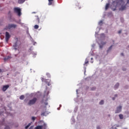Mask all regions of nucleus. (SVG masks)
<instances>
[{
	"mask_svg": "<svg viewBox=\"0 0 129 129\" xmlns=\"http://www.w3.org/2000/svg\"><path fill=\"white\" fill-rule=\"evenodd\" d=\"M120 5L121 7L119 8V10L122 11L126 9V4L124 2V0H119L117 3V6Z\"/></svg>",
	"mask_w": 129,
	"mask_h": 129,
	"instance_id": "1",
	"label": "nucleus"
},
{
	"mask_svg": "<svg viewBox=\"0 0 129 129\" xmlns=\"http://www.w3.org/2000/svg\"><path fill=\"white\" fill-rule=\"evenodd\" d=\"M37 101V98L36 97H34L33 99L30 100L27 103L28 106H32L36 104Z\"/></svg>",
	"mask_w": 129,
	"mask_h": 129,
	"instance_id": "2",
	"label": "nucleus"
},
{
	"mask_svg": "<svg viewBox=\"0 0 129 129\" xmlns=\"http://www.w3.org/2000/svg\"><path fill=\"white\" fill-rule=\"evenodd\" d=\"M14 11L15 13L17 14L18 16H19V17L21 16L22 14L21 9H19L18 8H14Z\"/></svg>",
	"mask_w": 129,
	"mask_h": 129,
	"instance_id": "3",
	"label": "nucleus"
},
{
	"mask_svg": "<svg viewBox=\"0 0 129 129\" xmlns=\"http://www.w3.org/2000/svg\"><path fill=\"white\" fill-rule=\"evenodd\" d=\"M15 40H16V43H15V44L13 45V47L15 49V50H17V46H18V43H19L20 44V41H19V38L16 37Z\"/></svg>",
	"mask_w": 129,
	"mask_h": 129,
	"instance_id": "4",
	"label": "nucleus"
},
{
	"mask_svg": "<svg viewBox=\"0 0 129 129\" xmlns=\"http://www.w3.org/2000/svg\"><path fill=\"white\" fill-rule=\"evenodd\" d=\"M10 37H11V35L9 34V33L8 32H6L5 39H6V41L7 43H8V41H9Z\"/></svg>",
	"mask_w": 129,
	"mask_h": 129,
	"instance_id": "5",
	"label": "nucleus"
},
{
	"mask_svg": "<svg viewBox=\"0 0 129 129\" xmlns=\"http://www.w3.org/2000/svg\"><path fill=\"white\" fill-rule=\"evenodd\" d=\"M121 106H119L117 107L116 111H115V114L119 113V112H121Z\"/></svg>",
	"mask_w": 129,
	"mask_h": 129,
	"instance_id": "6",
	"label": "nucleus"
},
{
	"mask_svg": "<svg viewBox=\"0 0 129 129\" xmlns=\"http://www.w3.org/2000/svg\"><path fill=\"white\" fill-rule=\"evenodd\" d=\"M10 87L9 85H4L3 86L2 90L3 92L6 91Z\"/></svg>",
	"mask_w": 129,
	"mask_h": 129,
	"instance_id": "7",
	"label": "nucleus"
},
{
	"mask_svg": "<svg viewBox=\"0 0 129 129\" xmlns=\"http://www.w3.org/2000/svg\"><path fill=\"white\" fill-rule=\"evenodd\" d=\"M17 25L15 24H9L7 28L11 29L12 28H16L17 27Z\"/></svg>",
	"mask_w": 129,
	"mask_h": 129,
	"instance_id": "8",
	"label": "nucleus"
},
{
	"mask_svg": "<svg viewBox=\"0 0 129 129\" xmlns=\"http://www.w3.org/2000/svg\"><path fill=\"white\" fill-rule=\"evenodd\" d=\"M11 58H12L11 56H8L5 57V58H4V61H5V62H6V61H8V60H10V59H11Z\"/></svg>",
	"mask_w": 129,
	"mask_h": 129,
	"instance_id": "9",
	"label": "nucleus"
},
{
	"mask_svg": "<svg viewBox=\"0 0 129 129\" xmlns=\"http://www.w3.org/2000/svg\"><path fill=\"white\" fill-rule=\"evenodd\" d=\"M43 125H37L34 129H43Z\"/></svg>",
	"mask_w": 129,
	"mask_h": 129,
	"instance_id": "10",
	"label": "nucleus"
},
{
	"mask_svg": "<svg viewBox=\"0 0 129 129\" xmlns=\"http://www.w3.org/2000/svg\"><path fill=\"white\" fill-rule=\"evenodd\" d=\"M48 6L52 5L54 0H48Z\"/></svg>",
	"mask_w": 129,
	"mask_h": 129,
	"instance_id": "11",
	"label": "nucleus"
},
{
	"mask_svg": "<svg viewBox=\"0 0 129 129\" xmlns=\"http://www.w3.org/2000/svg\"><path fill=\"white\" fill-rule=\"evenodd\" d=\"M89 63L88 59L86 58L85 60V63L84 64V66H88L87 64Z\"/></svg>",
	"mask_w": 129,
	"mask_h": 129,
	"instance_id": "12",
	"label": "nucleus"
},
{
	"mask_svg": "<svg viewBox=\"0 0 129 129\" xmlns=\"http://www.w3.org/2000/svg\"><path fill=\"white\" fill-rule=\"evenodd\" d=\"M25 1L26 0H18V3L20 4H23L25 2Z\"/></svg>",
	"mask_w": 129,
	"mask_h": 129,
	"instance_id": "13",
	"label": "nucleus"
},
{
	"mask_svg": "<svg viewBox=\"0 0 129 129\" xmlns=\"http://www.w3.org/2000/svg\"><path fill=\"white\" fill-rule=\"evenodd\" d=\"M36 21L37 22V23H36L37 24L40 23V19L38 17V16H37V18H36Z\"/></svg>",
	"mask_w": 129,
	"mask_h": 129,
	"instance_id": "14",
	"label": "nucleus"
},
{
	"mask_svg": "<svg viewBox=\"0 0 129 129\" xmlns=\"http://www.w3.org/2000/svg\"><path fill=\"white\" fill-rule=\"evenodd\" d=\"M118 87H119V83H116V85L114 86L115 89H117L118 88Z\"/></svg>",
	"mask_w": 129,
	"mask_h": 129,
	"instance_id": "15",
	"label": "nucleus"
},
{
	"mask_svg": "<svg viewBox=\"0 0 129 129\" xmlns=\"http://www.w3.org/2000/svg\"><path fill=\"white\" fill-rule=\"evenodd\" d=\"M31 125V123H29L27 125H26L25 127V129H28Z\"/></svg>",
	"mask_w": 129,
	"mask_h": 129,
	"instance_id": "16",
	"label": "nucleus"
},
{
	"mask_svg": "<svg viewBox=\"0 0 129 129\" xmlns=\"http://www.w3.org/2000/svg\"><path fill=\"white\" fill-rule=\"evenodd\" d=\"M105 44H106V42H101V45H100V48H102Z\"/></svg>",
	"mask_w": 129,
	"mask_h": 129,
	"instance_id": "17",
	"label": "nucleus"
},
{
	"mask_svg": "<svg viewBox=\"0 0 129 129\" xmlns=\"http://www.w3.org/2000/svg\"><path fill=\"white\" fill-rule=\"evenodd\" d=\"M25 99V96L24 95H21L20 97V99L21 100H23Z\"/></svg>",
	"mask_w": 129,
	"mask_h": 129,
	"instance_id": "18",
	"label": "nucleus"
},
{
	"mask_svg": "<svg viewBox=\"0 0 129 129\" xmlns=\"http://www.w3.org/2000/svg\"><path fill=\"white\" fill-rule=\"evenodd\" d=\"M108 8H109V4H107L105 6V10L108 9Z\"/></svg>",
	"mask_w": 129,
	"mask_h": 129,
	"instance_id": "19",
	"label": "nucleus"
},
{
	"mask_svg": "<svg viewBox=\"0 0 129 129\" xmlns=\"http://www.w3.org/2000/svg\"><path fill=\"white\" fill-rule=\"evenodd\" d=\"M119 117L120 119H123V115L122 114H119Z\"/></svg>",
	"mask_w": 129,
	"mask_h": 129,
	"instance_id": "20",
	"label": "nucleus"
},
{
	"mask_svg": "<svg viewBox=\"0 0 129 129\" xmlns=\"http://www.w3.org/2000/svg\"><path fill=\"white\" fill-rule=\"evenodd\" d=\"M104 103V101L103 100H101L99 102L100 105H103Z\"/></svg>",
	"mask_w": 129,
	"mask_h": 129,
	"instance_id": "21",
	"label": "nucleus"
},
{
	"mask_svg": "<svg viewBox=\"0 0 129 129\" xmlns=\"http://www.w3.org/2000/svg\"><path fill=\"white\" fill-rule=\"evenodd\" d=\"M39 27V25H35L34 26V29H38Z\"/></svg>",
	"mask_w": 129,
	"mask_h": 129,
	"instance_id": "22",
	"label": "nucleus"
},
{
	"mask_svg": "<svg viewBox=\"0 0 129 129\" xmlns=\"http://www.w3.org/2000/svg\"><path fill=\"white\" fill-rule=\"evenodd\" d=\"M112 48V45H111V46L109 47L108 49L107 50V52H109V51H110V50H111Z\"/></svg>",
	"mask_w": 129,
	"mask_h": 129,
	"instance_id": "23",
	"label": "nucleus"
},
{
	"mask_svg": "<svg viewBox=\"0 0 129 129\" xmlns=\"http://www.w3.org/2000/svg\"><path fill=\"white\" fill-rule=\"evenodd\" d=\"M46 75L47 76V77L48 78H50V77H51L50 74L49 73H46Z\"/></svg>",
	"mask_w": 129,
	"mask_h": 129,
	"instance_id": "24",
	"label": "nucleus"
},
{
	"mask_svg": "<svg viewBox=\"0 0 129 129\" xmlns=\"http://www.w3.org/2000/svg\"><path fill=\"white\" fill-rule=\"evenodd\" d=\"M46 112H42L41 114V116H45V114H46Z\"/></svg>",
	"mask_w": 129,
	"mask_h": 129,
	"instance_id": "25",
	"label": "nucleus"
},
{
	"mask_svg": "<svg viewBox=\"0 0 129 129\" xmlns=\"http://www.w3.org/2000/svg\"><path fill=\"white\" fill-rule=\"evenodd\" d=\"M96 89V88L95 87H93L91 88V91H95Z\"/></svg>",
	"mask_w": 129,
	"mask_h": 129,
	"instance_id": "26",
	"label": "nucleus"
},
{
	"mask_svg": "<svg viewBox=\"0 0 129 129\" xmlns=\"http://www.w3.org/2000/svg\"><path fill=\"white\" fill-rule=\"evenodd\" d=\"M35 119H36V117H34V116L32 117V120L33 121H35Z\"/></svg>",
	"mask_w": 129,
	"mask_h": 129,
	"instance_id": "27",
	"label": "nucleus"
},
{
	"mask_svg": "<svg viewBox=\"0 0 129 129\" xmlns=\"http://www.w3.org/2000/svg\"><path fill=\"white\" fill-rule=\"evenodd\" d=\"M5 129H10V127L9 126H6Z\"/></svg>",
	"mask_w": 129,
	"mask_h": 129,
	"instance_id": "28",
	"label": "nucleus"
},
{
	"mask_svg": "<svg viewBox=\"0 0 129 129\" xmlns=\"http://www.w3.org/2000/svg\"><path fill=\"white\" fill-rule=\"evenodd\" d=\"M101 24H102V21H100L99 22V25H101Z\"/></svg>",
	"mask_w": 129,
	"mask_h": 129,
	"instance_id": "29",
	"label": "nucleus"
},
{
	"mask_svg": "<svg viewBox=\"0 0 129 129\" xmlns=\"http://www.w3.org/2000/svg\"><path fill=\"white\" fill-rule=\"evenodd\" d=\"M41 80L42 81V82H44V79L43 78H41Z\"/></svg>",
	"mask_w": 129,
	"mask_h": 129,
	"instance_id": "30",
	"label": "nucleus"
},
{
	"mask_svg": "<svg viewBox=\"0 0 129 129\" xmlns=\"http://www.w3.org/2000/svg\"><path fill=\"white\" fill-rule=\"evenodd\" d=\"M33 126H31L29 129H33Z\"/></svg>",
	"mask_w": 129,
	"mask_h": 129,
	"instance_id": "31",
	"label": "nucleus"
},
{
	"mask_svg": "<svg viewBox=\"0 0 129 129\" xmlns=\"http://www.w3.org/2000/svg\"><path fill=\"white\" fill-rule=\"evenodd\" d=\"M118 33L119 34L121 33V30H119V31L118 32Z\"/></svg>",
	"mask_w": 129,
	"mask_h": 129,
	"instance_id": "32",
	"label": "nucleus"
},
{
	"mask_svg": "<svg viewBox=\"0 0 129 129\" xmlns=\"http://www.w3.org/2000/svg\"><path fill=\"white\" fill-rule=\"evenodd\" d=\"M45 105H48V102H45Z\"/></svg>",
	"mask_w": 129,
	"mask_h": 129,
	"instance_id": "33",
	"label": "nucleus"
},
{
	"mask_svg": "<svg viewBox=\"0 0 129 129\" xmlns=\"http://www.w3.org/2000/svg\"><path fill=\"white\" fill-rule=\"evenodd\" d=\"M97 129H100V127L97 126Z\"/></svg>",
	"mask_w": 129,
	"mask_h": 129,
	"instance_id": "34",
	"label": "nucleus"
},
{
	"mask_svg": "<svg viewBox=\"0 0 129 129\" xmlns=\"http://www.w3.org/2000/svg\"><path fill=\"white\" fill-rule=\"evenodd\" d=\"M127 4H129V0H127Z\"/></svg>",
	"mask_w": 129,
	"mask_h": 129,
	"instance_id": "35",
	"label": "nucleus"
},
{
	"mask_svg": "<svg viewBox=\"0 0 129 129\" xmlns=\"http://www.w3.org/2000/svg\"><path fill=\"white\" fill-rule=\"evenodd\" d=\"M112 100H115V98L114 97H113V98H112Z\"/></svg>",
	"mask_w": 129,
	"mask_h": 129,
	"instance_id": "36",
	"label": "nucleus"
},
{
	"mask_svg": "<svg viewBox=\"0 0 129 129\" xmlns=\"http://www.w3.org/2000/svg\"><path fill=\"white\" fill-rule=\"evenodd\" d=\"M121 56H123V53H121Z\"/></svg>",
	"mask_w": 129,
	"mask_h": 129,
	"instance_id": "37",
	"label": "nucleus"
},
{
	"mask_svg": "<svg viewBox=\"0 0 129 129\" xmlns=\"http://www.w3.org/2000/svg\"><path fill=\"white\" fill-rule=\"evenodd\" d=\"M125 70H126L125 69H123V71H125Z\"/></svg>",
	"mask_w": 129,
	"mask_h": 129,
	"instance_id": "38",
	"label": "nucleus"
},
{
	"mask_svg": "<svg viewBox=\"0 0 129 129\" xmlns=\"http://www.w3.org/2000/svg\"><path fill=\"white\" fill-rule=\"evenodd\" d=\"M51 84H50L49 83L48 84V86H50Z\"/></svg>",
	"mask_w": 129,
	"mask_h": 129,
	"instance_id": "39",
	"label": "nucleus"
},
{
	"mask_svg": "<svg viewBox=\"0 0 129 129\" xmlns=\"http://www.w3.org/2000/svg\"><path fill=\"white\" fill-rule=\"evenodd\" d=\"M117 97V95H115V97Z\"/></svg>",
	"mask_w": 129,
	"mask_h": 129,
	"instance_id": "40",
	"label": "nucleus"
},
{
	"mask_svg": "<svg viewBox=\"0 0 129 129\" xmlns=\"http://www.w3.org/2000/svg\"><path fill=\"white\" fill-rule=\"evenodd\" d=\"M2 72V70L0 69V73Z\"/></svg>",
	"mask_w": 129,
	"mask_h": 129,
	"instance_id": "41",
	"label": "nucleus"
},
{
	"mask_svg": "<svg viewBox=\"0 0 129 129\" xmlns=\"http://www.w3.org/2000/svg\"><path fill=\"white\" fill-rule=\"evenodd\" d=\"M35 44H36V42H35V43H34V45H35Z\"/></svg>",
	"mask_w": 129,
	"mask_h": 129,
	"instance_id": "42",
	"label": "nucleus"
},
{
	"mask_svg": "<svg viewBox=\"0 0 129 129\" xmlns=\"http://www.w3.org/2000/svg\"><path fill=\"white\" fill-rule=\"evenodd\" d=\"M91 60H93V57L91 58Z\"/></svg>",
	"mask_w": 129,
	"mask_h": 129,
	"instance_id": "43",
	"label": "nucleus"
},
{
	"mask_svg": "<svg viewBox=\"0 0 129 129\" xmlns=\"http://www.w3.org/2000/svg\"><path fill=\"white\" fill-rule=\"evenodd\" d=\"M32 13H34V14H35V13H36V12H32Z\"/></svg>",
	"mask_w": 129,
	"mask_h": 129,
	"instance_id": "44",
	"label": "nucleus"
},
{
	"mask_svg": "<svg viewBox=\"0 0 129 129\" xmlns=\"http://www.w3.org/2000/svg\"><path fill=\"white\" fill-rule=\"evenodd\" d=\"M91 63H93V61H91Z\"/></svg>",
	"mask_w": 129,
	"mask_h": 129,
	"instance_id": "45",
	"label": "nucleus"
},
{
	"mask_svg": "<svg viewBox=\"0 0 129 129\" xmlns=\"http://www.w3.org/2000/svg\"><path fill=\"white\" fill-rule=\"evenodd\" d=\"M44 126H46V124H44Z\"/></svg>",
	"mask_w": 129,
	"mask_h": 129,
	"instance_id": "46",
	"label": "nucleus"
},
{
	"mask_svg": "<svg viewBox=\"0 0 129 129\" xmlns=\"http://www.w3.org/2000/svg\"><path fill=\"white\" fill-rule=\"evenodd\" d=\"M102 35H104V34H102Z\"/></svg>",
	"mask_w": 129,
	"mask_h": 129,
	"instance_id": "47",
	"label": "nucleus"
},
{
	"mask_svg": "<svg viewBox=\"0 0 129 129\" xmlns=\"http://www.w3.org/2000/svg\"><path fill=\"white\" fill-rule=\"evenodd\" d=\"M78 90H77V92H78Z\"/></svg>",
	"mask_w": 129,
	"mask_h": 129,
	"instance_id": "48",
	"label": "nucleus"
},
{
	"mask_svg": "<svg viewBox=\"0 0 129 129\" xmlns=\"http://www.w3.org/2000/svg\"><path fill=\"white\" fill-rule=\"evenodd\" d=\"M128 82H129V79H128Z\"/></svg>",
	"mask_w": 129,
	"mask_h": 129,
	"instance_id": "49",
	"label": "nucleus"
},
{
	"mask_svg": "<svg viewBox=\"0 0 129 129\" xmlns=\"http://www.w3.org/2000/svg\"><path fill=\"white\" fill-rule=\"evenodd\" d=\"M128 47H129V46H128Z\"/></svg>",
	"mask_w": 129,
	"mask_h": 129,
	"instance_id": "50",
	"label": "nucleus"
}]
</instances>
